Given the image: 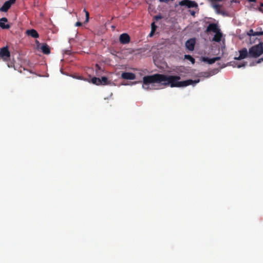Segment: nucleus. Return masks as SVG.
Here are the masks:
<instances>
[{
  "label": "nucleus",
  "instance_id": "nucleus-1",
  "mask_svg": "<svg viewBox=\"0 0 263 263\" xmlns=\"http://www.w3.org/2000/svg\"><path fill=\"white\" fill-rule=\"evenodd\" d=\"M181 79L178 76H168L163 74L156 73L151 76H144L143 78L142 87L146 90L151 89L149 85H153L154 83H160L165 86L171 87H182L190 85H195L199 82L200 80H187L180 81Z\"/></svg>",
  "mask_w": 263,
  "mask_h": 263
},
{
  "label": "nucleus",
  "instance_id": "nucleus-2",
  "mask_svg": "<svg viewBox=\"0 0 263 263\" xmlns=\"http://www.w3.org/2000/svg\"><path fill=\"white\" fill-rule=\"evenodd\" d=\"M263 53V43H259L251 47L249 50V57L257 58Z\"/></svg>",
  "mask_w": 263,
  "mask_h": 263
},
{
  "label": "nucleus",
  "instance_id": "nucleus-3",
  "mask_svg": "<svg viewBox=\"0 0 263 263\" xmlns=\"http://www.w3.org/2000/svg\"><path fill=\"white\" fill-rule=\"evenodd\" d=\"M10 52L8 46L4 47L0 49V60L7 62L10 60Z\"/></svg>",
  "mask_w": 263,
  "mask_h": 263
},
{
  "label": "nucleus",
  "instance_id": "nucleus-4",
  "mask_svg": "<svg viewBox=\"0 0 263 263\" xmlns=\"http://www.w3.org/2000/svg\"><path fill=\"white\" fill-rule=\"evenodd\" d=\"M179 5L183 6H185L188 8H194L197 6V4L194 1L190 0H183L179 2Z\"/></svg>",
  "mask_w": 263,
  "mask_h": 263
},
{
  "label": "nucleus",
  "instance_id": "nucleus-5",
  "mask_svg": "<svg viewBox=\"0 0 263 263\" xmlns=\"http://www.w3.org/2000/svg\"><path fill=\"white\" fill-rule=\"evenodd\" d=\"M219 29L217 24L215 23H211L207 27L205 32L206 33H209L211 32H213L215 33L216 32H218L219 31Z\"/></svg>",
  "mask_w": 263,
  "mask_h": 263
},
{
  "label": "nucleus",
  "instance_id": "nucleus-6",
  "mask_svg": "<svg viewBox=\"0 0 263 263\" xmlns=\"http://www.w3.org/2000/svg\"><path fill=\"white\" fill-rule=\"evenodd\" d=\"M213 8L215 9L216 13L218 14H221L224 16H228V13L224 10H221L220 8L221 5L219 4H214L213 6Z\"/></svg>",
  "mask_w": 263,
  "mask_h": 263
},
{
  "label": "nucleus",
  "instance_id": "nucleus-7",
  "mask_svg": "<svg viewBox=\"0 0 263 263\" xmlns=\"http://www.w3.org/2000/svg\"><path fill=\"white\" fill-rule=\"evenodd\" d=\"M130 36L126 33H122L120 35L119 41L122 44H126L130 42Z\"/></svg>",
  "mask_w": 263,
  "mask_h": 263
},
{
  "label": "nucleus",
  "instance_id": "nucleus-8",
  "mask_svg": "<svg viewBox=\"0 0 263 263\" xmlns=\"http://www.w3.org/2000/svg\"><path fill=\"white\" fill-rule=\"evenodd\" d=\"M248 55H249V52H248L247 49L246 48H244L239 51V56L235 57L234 59L236 60H241L246 58Z\"/></svg>",
  "mask_w": 263,
  "mask_h": 263
},
{
  "label": "nucleus",
  "instance_id": "nucleus-9",
  "mask_svg": "<svg viewBox=\"0 0 263 263\" xmlns=\"http://www.w3.org/2000/svg\"><path fill=\"white\" fill-rule=\"evenodd\" d=\"M121 78L125 80H133L136 79V76L132 72H124L121 74Z\"/></svg>",
  "mask_w": 263,
  "mask_h": 263
},
{
  "label": "nucleus",
  "instance_id": "nucleus-10",
  "mask_svg": "<svg viewBox=\"0 0 263 263\" xmlns=\"http://www.w3.org/2000/svg\"><path fill=\"white\" fill-rule=\"evenodd\" d=\"M195 43V39H190L186 42L185 46L189 50L193 51L194 49Z\"/></svg>",
  "mask_w": 263,
  "mask_h": 263
},
{
  "label": "nucleus",
  "instance_id": "nucleus-11",
  "mask_svg": "<svg viewBox=\"0 0 263 263\" xmlns=\"http://www.w3.org/2000/svg\"><path fill=\"white\" fill-rule=\"evenodd\" d=\"M8 22L6 17H2L0 19V27L3 29H9L10 25L9 24H5Z\"/></svg>",
  "mask_w": 263,
  "mask_h": 263
},
{
  "label": "nucleus",
  "instance_id": "nucleus-12",
  "mask_svg": "<svg viewBox=\"0 0 263 263\" xmlns=\"http://www.w3.org/2000/svg\"><path fill=\"white\" fill-rule=\"evenodd\" d=\"M259 30L260 31L255 32L253 29H250L247 34L249 36L263 35V31H261V28H259Z\"/></svg>",
  "mask_w": 263,
  "mask_h": 263
},
{
  "label": "nucleus",
  "instance_id": "nucleus-13",
  "mask_svg": "<svg viewBox=\"0 0 263 263\" xmlns=\"http://www.w3.org/2000/svg\"><path fill=\"white\" fill-rule=\"evenodd\" d=\"M213 38V41H215L216 42H220L221 41V38L222 37V33L220 32V30L218 31V32H216Z\"/></svg>",
  "mask_w": 263,
  "mask_h": 263
},
{
  "label": "nucleus",
  "instance_id": "nucleus-14",
  "mask_svg": "<svg viewBox=\"0 0 263 263\" xmlns=\"http://www.w3.org/2000/svg\"><path fill=\"white\" fill-rule=\"evenodd\" d=\"M220 59L221 58L219 57H217L213 58H204L203 59V61L206 62L209 64H212L214 63L216 61L220 60Z\"/></svg>",
  "mask_w": 263,
  "mask_h": 263
},
{
  "label": "nucleus",
  "instance_id": "nucleus-15",
  "mask_svg": "<svg viewBox=\"0 0 263 263\" xmlns=\"http://www.w3.org/2000/svg\"><path fill=\"white\" fill-rule=\"evenodd\" d=\"M26 33L28 35H30L34 38H37L39 37V35L37 32L33 29L27 30Z\"/></svg>",
  "mask_w": 263,
  "mask_h": 263
},
{
  "label": "nucleus",
  "instance_id": "nucleus-16",
  "mask_svg": "<svg viewBox=\"0 0 263 263\" xmlns=\"http://www.w3.org/2000/svg\"><path fill=\"white\" fill-rule=\"evenodd\" d=\"M11 5L9 2H6L0 8V11L1 12H7L11 7Z\"/></svg>",
  "mask_w": 263,
  "mask_h": 263
},
{
  "label": "nucleus",
  "instance_id": "nucleus-17",
  "mask_svg": "<svg viewBox=\"0 0 263 263\" xmlns=\"http://www.w3.org/2000/svg\"><path fill=\"white\" fill-rule=\"evenodd\" d=\"M41 48L42 52L45 54H48L50 52L49 47L46 44L42 45Z\"/></svg>",
  "mask_w": 263,
  "mask_h": 263
},
{
  "label": "nucleus",
  "instance_id": "nucleus-18",
  "mask_svg": "<svg viewBox=\"0 0 263 263\" xmlns=\"http://www.w3.org/2000/svg\"><path fill=\"white\" fill-rule=\"evenodd\" d=\"M91 82L93 84H96L97 85H101V82L100 81V79L96 77H93L91 79Z\"/></svg>",
  "mask_w": 263,
  "mask_h": 263
},
{
  "label": "nucleus",
  "instance_id": "nucleus-19",
  "mask_svg": "<svg viewBox=\"0 0 263 263\" xmlns=\"http://www.w3.org/2000/svg\"><path fill=\"white\" fill-rule=\"evenodd\" d=\"M184 58L185 59L190 61V62H191V63L192 64H194L195 63V60L191 55H188V54H186V55H184Z\"/></svg>",
  "mask_w": 263,
  "mask_h": 263
},
{
  "label": "nucleus",
  "instance_id": "nucleus-20",
  "mask_svg": "<svg viewBox=\"0 0 263 263\" xmlns=\"http://www.w3.org/2000/svg\"><path fill=\"white\" fill-rule=\"evenodd\" d=\"M100 81L101 82V85H106L108 82V79L106 77H102L101 79H100Z\"/></svg>",
  "mask_w": 263,
  "mask_h": 263
},
{
  "label": "nucleus",
  "instance_id": "nucleus-21",
  "mask_svg": "<svg viewBox=\"0 0 263 263\" xmlns=\"http://www.w3.org/2000/svg\"><path fill=\"white\" fill-rule=\"evenodd\" d=\"M157 28V27L155 25V22L152 23L151 24V31L155 32Z\"/></svg>",
  "mask_w": 263,
  "mask_h": 263
},
{
  "label": "nucleus",
  "instance_id": "nucleus-22",
  "mask_svg": "<svg viewBox=\"0 0 263 263\" xmlns=\"http://www.w3.org/2000/svg\"><path fill=\"white\" fill-rule=\"evenodd\" d=\"M83 11H84V12H85V14H86L85 22H88L89 21V12L87 11H86V10L85 9H84Z\"/></svg>",
  "mask_w": 263,
  "mask_h": 263
},
{
  "label": "nucleus",
  "instance_id": "nucleus-23",
  "mask_svg": "<svg viewBox=\"0 0 263 263\" xmlns=\"http://www.w3.org/2000/svg\"><path fill=\"white\" fill-rule=\"evenodd\" d=\"M16 0H9L7 2H9L10 4V5L11 6L13 4H14Z\"/></svg>",
  "mask_w": 263,
  "mask_h": 263
},
{
  "label": "nucleus",
  "instance_id": "nucleus-24",
  "mask_svg": "<svg viewBox=\"0 0 263 263\" xmlns=\"http://www.w3.org/2000/svg\"><path fill=\"white\" fill-rule=\"evenodd\" d=\"M209 1H211L212 3H214V2H221L223 0H209Z\"/></svg>",
  "mask_w": 263,
  "mask_h": 263
},
{
  "label": "nucleus",
  "instance_id": "nucleus-25",
  "mask_svg": "<svg viewBox=\"0 0 263 263\" xmlns=\"http://www.w3.org/2000/svg\"><path fill=\"white\" fill-rule=\"evenodd\" d=\"M258 10L260 11V12H261L262 13H263V6H261L260 5V7L258 8Z\"/></svg>",
  "mask_w": 263,
  "mask_h": 263
},
{
  "label": "nucleus",
  "instance_id": "nucleus-26",
  "mask_svg": "<svg viewBox=\"0 0 263 263\" xmlns=\"http://www.w3.org/2000/svg\"><path fill=\"white\" fill-rule=\"evenodd\" d=\"M155 18L156 20H158L161 18V16H160V15H156V16H155Z\"/></svg>",
  "mask_w": 263,
  "mask_h": 263
},
{
  "label": "nucleus",
  "instance_id": "nucleus-27",
  "mask_svg": "<svg viewBox=\"0 0 263 263\" xmlns=\"http://www.w3.org/2000/svg\"><path fill=\"white\" fill-rule=\"evenodd\" d=\"M82 23H81L80 22H78L76 24V26H82Z\"/></svg>",
  "mask_w": 263,
  "mask_h": 263
},
{
  "label": "nucleus",
  "instance_id": "nucleus-28",
  "mask_svg": "<svg viewBox=\"0 0 263 263\" xmlns=\"http://www.w3.org/2000/svg\"><path fill=\"white\" fill-rule=\"evenodd\" d=\"M246 65V63H243L242 64H240L237 66L238 68H241V67L245 66Z\"/></svg>",
  "mask_w": 263,
  "mask_h": 263
},
{
  "label": "nucleus",
  "instance_id": "nucleus-29",
  "mask_svg": "<svg viewBox=\"0 0 263 263\" xmlns=\"http://www.w3.org/2000/svg\"><path fill=\"white\" fill-rule=\"evenodd\" d=\"M155 32H154V31H151L149 33V36H151V37L153 36Z\"/></svg>",
  "mask_w": 263,
  "mask_h": 263
},
{
  "label": "nucleus",
  "instance_id": "nucleus-30",
  "mask_svg": "<svg viewBox=\"0 0 263 263\" xmlns=\"http://www.w3.org/2000/svg\"><path fill=\"white\" fill-rule=\"evenodd\" d=\"M262 61H263V58H260L258 59L257 63H259L261 62Z\"/></svg>",
  "mask_w": 263,
  "mask_h": 263
},
{
  "label": "nucleus",
  "instance_id": "nucleus-31",
  "mask_svg": "<svg viewBox=\"0 0 263 263\" xmlns=\"http://www.w3.org/2000/svg\"><path fill=\"white\" fill-rule=\"evenodd\" d=\"M96 67L98 70H101V67L99 66L98 64H96Z\"/></svg>",
  "mask_w": 263,
  "mask_h": 263
},
{
  "label": "nucleus",
  "instance_id": "nucleus-32",
  "mask_svg": "<svg viewBox=\"0 0 263 263\" xmlns=\"http://www.w3.org/2000/svg\"><path fill=\"white\" fill-rule=\"evenodd\" d=\"M249 2H255L256 0H248Z\"/></svg>",
  "mask_w": 263,
  "mask_h": 263
},
{
  "label": "nucleus",
  "instance_id": "nucleus-33",
  "mask_svg": "<svg viewBox=\"0 0 263 263\" xmlns=\"http://www.w3.org/2000/svg\"><path fill=\"white\" fill-rule=\"evenodd\" d=\"M194 14H195V12H194V11H193L192 12H191V14H192V15H194Z\"/></svg>",
  "mask_w": 263,
  "mask_h": 263
},
{
  "label": "nucleus",
  "instance_id": "nucleus-34",
  "mask_svg": "<svg viewBox=\"0 0 263 263\" xmlns=\"http://www.w3.org/2000/svg\"><path fill=\"white\" fill-rule=\"evenodd\" d=\"M260 6H263V3H260Z\"/></svg>",
  "mask_w": 263,
  "mask_h": 263
}]
</instances>
